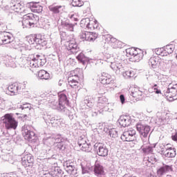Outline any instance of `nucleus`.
<instances>
[{"label": "nucleus", "mask_w": 177, "mask_h": 177, "mask_svg": "<svg viewBox=\"0 0 177 177\" xmlns=\"http://www.w3.org/2000/svg\"><path fill=\"white\" fill-rule=\"evenodd\" d=\"M50 106L54 110H58L59 111H62L65 113L66 115H71L74 109L68 106V100L67 99V95L64 93L59 95L58 100H52L50 101Z\"/></svg>", "instance_id": "1"}, {"label": "nucleus", "mask_w": 177, "mask_h": 177, "mask_svg": "<svg viewBox=\"0 0 177 177\" xmlns=\"http://www.w3.org/2000/svg\"><path fill=\"white\" fill-rule=\"evenodd\" d=\"M27 41L30 45H36L35 46L37 49H41V46H45L47 44L46 39L41 35H31L27 37Z\"/></svg>", "instance_id": "2"}, {"label": "nucleus", "mask_w": 177, "mask_h": 177, "mask_svg": "<svg viewBox=\"0 0 177 177\" xmlns=\"http://www.w3.org/2000/svg\"><path fill=\"white\" fill-rule=\"evenodd\" d=\"M103 38L105 41V46L107 45V44L108 45H110V46H111V48L113 49H117L118 48L121 49V48L124 46V44L122 43V41L118 40L110 35H106Z\"/></svg>", "instance_id": "3"}, {"label": "nucleus", "mask_w": 177, "mask_h": 177, "mask_svg": "<svg viewBox=\"0 0 177 177\" xmlns=\"http://www.w3.org/2000/svg\"><path fill=\"white\" fill-rule=\"evenodd\" d=\"M3 124L6 129H16L19 122L12 114L7 113L4 115Z\"/></svg>", "instance_id": "4"}, {"label": "nucleus", "mask_w": 177, "mask_h": 177, "mask_svg": "<svg viewBox=\"0 0 177 177\" xmlns=\"http://www.w3.org/2000/svg\"><path fill=\"white\" fill-rule=\"evenodd\" d=\"M165 96H166L167 100L169 102H174L177 100V84H169L168 88L165 92Z\"/></svg>", "instance_id": "5"}, {"label": "nucleus", "mask_w": 177, "mask_h": 177, "mask_svg": "<svg viewBox=\"0 0 177 177\" xmlns=\"http://www.w3.org/2000/svg\"><path fill=\"white\" fill-rule=\"evenodd\" d=\"M45 63H46V59H45V57L39 55H36L33 57L32 60L28 62V66H30V67L32 68H37L44 66Z\"/></svg>", "instance_id": "6"}, {"label": "nucleus", "mask_w": 177, "mask_h": 177, "mask_svg": "<svg viewBox=\"0 0 177 177\" xmlns=\"http://www.w3.org/2000/svg\"><path fill=\"white\" fill-rule=\"evenodd\" d=\"M135 135H136V130L133 128H129L124 131L121 139L124 142H133V140L136 139Z\"/></svg>", "instance_id": "7"}, {"label": "nucleus", "mask_w": 177, "mask_h": 177, "mask_svg": "<svg viewBox=\"0 0 177 177\" xmlns=\"http://www.w3.org/2000/svg\"><path fill=\"white\" fill-rule=\"evenodd\" d=\"M21 164L24 168L29 169L34 165V156L31 153L24 154L21 158Z\"/></svg>", "instance_id": "8"}, {"label": "nucleus", "mask_w": 177, "mask_h": 177, "mask_svg": "<svg viewBox=\"0 0 177 177\" xmlns=\"http://www.w3.org/2000/svg\"><path fill=\"white\" fill-rule=\"evenodd\" d=\"M136 129L139 132L142 139H143V138H147L151 131L150 126L142 123H138L136 124Z\"/></svg>", "instance_id": "9"}, {"label": "nucleus", "mask_w": 177, "mask_h": 177, "mask_svg": "<svg viewBox=\"0 0 177 177\" xmlns=\"http://www.w3.org/2000/svg\"><path fill=\"white\" fill-rule=\"evenodd\" d=\"M3 63L7 67H16V58L10 55L0 56V64Z\"/></svg>", "instance_id": "10"}, {"label": "nucleus", "mask_w": 177, "mask_h": 177, "mask_svg": "<svg viewBox=\"0 0 177 177\" xmlns=\"http://www.w3.org/2000/svg\"><path fill=\"white\" fill-rule=\"evenodd\" d=\"M94 149L97 151V156L100 157H107L109 155V149L103 143H95L94 145Z\"/></svg>", "instance_id": "11"}, {"label": "nucleus", "mask_w": 177, "mask_h": 177, "mask_svg": "<svg viewBox=\"0 0 177 177\" xmlns=\"http://www.w3.org/2000/svg\"><path fill=\"white\" fill-rule=\"evenodd\" d=\"M64 167L66 172L69 174V175H73V176H77V169H75V165L74 162L68 160L64 163Z\"/></svg>", "instance_id": "12"}, {"label": "nucleus", "mask_w": 177, "mask_h": 177, "mask_svg": "<svg viewBox=\"0 0 177 177\" xmlns=\"http://www.w3.org/2000/svg\"><path fill=\"white\" fill-rule=\"evenodd\" d=\"M22 135L26 140H31L35 138V133L30 130V126H24L22 127Z\"/></svg>", "instance_id": "13"}, {"label": "nucleus", "mask_w": 177, "mask_h": 177, "mask_svg": "<svg viewBox=\"0 0 177 177\" xmlns=\"http://www.w3.org/2000/svg\"><path fill=\"white\" fill-rule=\"evenodd\" d=\"M80 37L83 41H95L97 38V34L92 32H82Z\"/></svg>", "instance_id": "14"}, {"label": "nucleus", "mask_w": 177, "mask_h": 177, "mask_svg": "<svg viewBox=\"0 0 177 177\" xmlns=\"http://www.w3.org/2000/svg\"><path fill=\"white\" fill-rule=\"evenodd\" d=\"M12 42V35L8 32H0V45H6Z\"/></svg>", "instance_id": "15"}, {"label": "nucleus", "mask_w": 177, "mask_h": 177, "mask_svg": "<svg viewBox=\"0 0 177 177\" xmlns=\"http://www.w3.org/2000/svg\"><path fill=\"white\" fill-rule=\"evenodd\" d=\"M107 106H113V103L109 102V100L104 96L98 97L97 107L107 110V109H106Z\"/></svg>", "instance_id": "16"}, {"label": "nucleus", "mask_w": 177, "mask_h": 177, "mask_svg": "<svg viewBox=\"0 0 177 177\" xmlns=\"http://www.w3.org/2000/svg\"><path fill=\"white\" fill-rule=\"evenodd\" d=\"M174 50H175V46L172 44H169L159 50V55H160V56H168V55L173 53Z\"/></svg>", "instance_id": "17"}, {"label": "nucleus", "mask_w": 177, "mask_h": 177, "mask_svg": "<svg viewBox=\"0 0 177 177\" xmlns=\"http://www.w3.org/2000/svg\"><path fill=\"white\" fill-rule=\"evenodd\" d=\"M67 49L68 50H71L73 54L78 53V52H80V47H78V44L74 38H73L72 40L68 41Z\"/></svg>", "instance_id": "18"}, {"label": "nucleus", "mask_w": 177, "mask_h": 177, "mask_svg": "<svg viewBox=\"0 0 177 177\" xmlns=\"http://www.w3.org/2000/svg\"><path fill=\"white\" fill-rule=\"evenodd\" d=\"M61 26L64 28V30H67V31H74V27L77 26V23H71L68 19L62 20Z\"/></svg>", "instance_id": "19"}, {"label": "nucleus", "mask_w": 177, "mask_h": 177, "mask_svg": "<svg viewBox=\"0 0 177 177\" xmlns=\"http://www.w3.org/2000/svg\"><path fill=\"white\" fill-rule=\"evenodd\" d=\"M48 9L53 13L57 15L58 13H62V12H64L66 6L51 5L48 7Z\"/></svg>", "instance_id": "20"}, {"label": "nucleus", "mask_w": 177, "mask_h": 177, "mask_svg": "<svg viewBox=\"0 0 177 177\" xmlns=\"http://www.w3.org/2000/svg\"><path fill=\"white\" fill-rule=\"evenodd\" d=\"M118 122L120 127L125 128V127H128L131 124V119L129 118V116L122 115L120 117Z\"/></svg>", "instance_id": "21"}, {"label": "nucleus", "mask_w": 177, "mask_h": 177, "mask_svg": "<svg viewBox=\"0 0 177 177\" xmlns=\"http://www.w3.org/2000/svg\"><path fill=\"white\" fill-rule=\"evenodd\" d=\"M169 171H172V167L169 165H163V166L157 171L158 176L161 177L165 175L167 172H169Z\"/></svg>", "instance_id": "22"}, {"label": "nucleus", "mask_w": 177, "mask_h": 177, "mask_svg": "<svg viewBox=\"0 0 177 177\" xmlns=\"http://www.w3.org/2000/svg\"><path fill=\"white\" fill-rule=\"evenodd\" d=\"M163 154L168 158H174V157L176 156V151L175 150V148H166V150L163 152Z\"/></svg>", "instance_id": "23"}, {"label": "nucleus", "mask_w": 177, "mask_h": 177, "mask_svg": "<svg viewBox=\"0 0 177 177\" xmlns=\"http://www.w3.org/2000/svg\"><path fill=\"white\" fill-rule=\"evenodd\" d=\"M82 75V70L80 68H75V70L71 71L68 78H75L79 80L80 77Z\"/></svg>", "instance_id": "24"}, {"label": "nucleus", "mask_w": 177, "mask_h": 177, "mask_svg": "<svg viewBox=\"0 0 177 177\" xmlns=\"http://www.w3.org/2000/svg\"><path fill=\"white\" fill-rule=\"evenodd\" d=\"M42 6L39 3H30V10L34 13H41L42 12Z\"/></svg>", "instance_id": "25"}, {"label": "nucleus", "mask_w": 177, "mask_h": 177, "mask_svg": "<svg viewBox=\"0 0 177 177\" xmlns=\"http://www.w3.org/2000/svg\"><path fill=\"white\" fill-rule=\"evenodd\" d=\"M113 82H114V78L109 74H105V76H102L101 77V84H103L104 85L113 84Z\"/></svg>", "instance_id": "26"}, {"label": "nucleus", "mask_w": 177, "mask_h": 177, "mask_svg": "<svg viewBox=\"0 0 177 177\" xmlns=\"http://www.w3.org/2000/svg\"><path fill=\"white\" fill-rule=\"evenodd\" d=\"M29 17V20L30 21V26L34 27L36 24H38L39 21V17L35 15L34 14L29 13L28 14Z\"/></svg>", "instance_id": "27"}, {"label": "nucleus", "mask_w": 177, "mask_h": 177, "mask_svg": "<svg viewBox=\"0 0 177 177\" xmlns=\"http://www.w3.org/2000/svg\"><path fill=\"white\" fill-rule=\"evenodd\" d=\"M94 174L96 176H100L104 174V170H103V166L100 164H95L94 166Z\"/></svg>", "instance_id": "28"}, {"label": "nucleus", "mask_w": 177, "mask_h": 177, "mask_svg": "<svg viewBox=\"0 0 177 177\" xmlns=\"http://www.w3.org/2000/svg\"><path fill=\"white\" fill-rule=\"evenodd\" d=\"M138 50H139L140 53L137 51L136 54L134 55L133 57H131L132 62L137 63L143 59V52H142V50H140L139 48H138Z\"/></svg>", "instance_id": "29"}, {"label": "nucleus", "mask_w": 177, "mask_h": 177, "mask_svg": "<svg viewBox=\"0 0 177 177\" xmlns=\"http://www.w3.org/2000/svg\"><path fill=\"white\" fill-rule=\"evenodd\" d=\"M10 8L11 10L19 12H20V10H21V8H23V6H21L19 2H13L10 3Z\"/></svg>", "instance_id": "30"}, {"label": "nucleus", "mask_w": 177, "mask_h": 177, "mask_svg": "<svg viewBox=\"0 0 177 177\" xmlns=\"http://www.w3.org/2000/svg\"><path fill=\"white\" fill-rule=\"evenodd\" d=\"M8 89L11 93V95H16L19 92L20 86L17 84H12L8 87Z\"/></svg>", "instance_id": "31"}, {"label": "nucleus", "mask_w": 177, "mask_h": 177, "mask_svg": "<svg viewBox=\"0 0 177 177\" xmlns=\"http://www.w3.org/2000/svg\"><path fill=\"white\" fill-rule=\"evenodd\" d=\"M22 26L24 28H30L31 24L30 21V18L28 17V14L24 15L23 19H22Z\"/></svg>", "instance_id": "32"}, {"label": "nucleus", "mask_w": 177, "mask_h": 177, "mask_svg": "<svg viewBox=\"0 0 177 177\" xmlns=\"http://www.w3.org/2000/svg\"><path fill=\"white\" fill-rule=\"evenodd\" d=\"M38 77L40 80H49L50 75L45 70H41L38 72Z\"/></svg>", "instance_id": "33"}, {"label": "nucleus", "mask_w": 177, "mask_h": 177, "mask_svg": "<svg viewBox=\"0 0 177 177\" xmlns=\"http://www.w3.org/2000/svg\"><path fill=\"white\" fill-rule=\"evenodd\" d=\"M68 85H70L71 88H75V89H76V88H78V85L80 84L78 82V79L73 77H68Z\"/></svg>", "instance_id": "34"}, {"label": "nucleus", "mask_w": 177, "mask_h": 177, "mask_svg": "<svg viewBox=\"0 0 177 177\" xmlns=\"http://www.w3.org/2000/svg\"><path fill=\"white\" fill-rule=\"evenodd\" d=\"M131 96L135 97L136 99H139L143 95V93L139 90L138 88H134L130 93Z\"/></svg>", "instance_id": "35"}, {"label": "nucleus", "mask_w": 177, "mask_h": 177, "mask_svg": "<svg viewBox=\"0 0 177 177\" xmlns=\"http://www.w3.org/2000/svg\"><path fill=\"white\" fill-rule=\"evenodd\" d=\"M111 68H112L113 71H124V67H122V64H117L115 62H111Z\"/></svg>", "instance_id": "36"}, {"label": "nucleus", "mask_w": 177, "mask_h": 177, "mask_svg": "<svg viewBox=\"0 0 177 177\" xmlns=\"http://www.w3.org/2000/svg\"><path fill=\"white\" fill-rule=\"evenodd\" d=\"M99 27V24H97V21L95 19H90V22L88 23V25L87 26L86 28L88 30H95Z\"/></svg>", "instance_id": "37"}, {"label": "nucleus", "mask_w": 177, "mask_h": 177, "mask_svg": "<svg viewBox=\"0 0 177 177\" xmlns=\"http://www.w3.org/2000/svg\"><path fill=\"white\" fill-rule=\"evenodd\" d=\"M158 64V59L155 57H152L149 59V65L152 67V68H157Z\"/></svg>", "instance_id": "38"}, {"label": "nucleus", "mask_w": 177, "mask_h": 177, "mask_svg": "<svg viewBox=\"0 0 177 177\" xmlns=\"http://www.w3.org/2000/svg\"><path fill=\"white\" fill-rule=\"evenodd\" d=\"M19 109L24 110V111H26V113H30V111L32 110V108L31 107V104L30 103H26L20 105Z\"/></svg>", "instance_id": "39"}, {"label": "nucleus", "mask_w": 177, "mask_h": 177, "mask_svg": "<svg viewBox=\"0 0 177 177\" xmlns=\"http://www.w3.org/2000/svg\"><path fill=\"white\" fill-rule=\"evenodd\" d=\"M100 56H102V57H100V63H102L103 64V62H107L108 63L110 62V54H103V53H100Z\"/></svg>", "instance_id": "40"}, {"label": "nucleus", "mask_w": 177, "mask_h": 177, "mask_svg": "<svg viewBox=\"0 0 177 177\" xmlns=\"http://www.w3.org/2000/svg\"><path fill=\"white\" fill-rule=\"evenodd\" d=\"M80 150H82V151H85L86 153H91V151H92V145L88 143L84 144L80 147Z\"/></svg>", "instance_id": "41"}, {"label": "nucleus", "mask_w": 177, "mask_h": 177, "mask_svg": "<svg viewBox=\"0 0 177 177\" xmlns=\"http://www.w3.org/2000/svg\"><path fill=\"white\" fill-rule=\"evenodd\" d=\"M44 145L47 146H52V145H55V140L53 136L48 137L44 139Z\"/></svg>", "instance_id": "42"}, {"label": "nucleus", "mask_w": 177, "mask_h": 177, "mask_svg": "<svg viewBox=\"0 0 177 177\" xmlns=\"http://www.w3.org/2000/svg\"><path fill=\"white\" fill-rule=\"evenodd\" d=\"M141 149L145 154H149L150 153H153V147L150 146V145H148L147 146L142 145L141 147Z\"/></svg>", "instance_id": "43"}, {"label": "nucleus", "mask_w": 177, "mask_h": 177, "mask_svg": "<svg viewBox=\"0 0 177 177\" xmlns=\"http://www.w3.org/2000/svg\"><path fill=\"white\" fill-rule=\"evenodd\" d=\"M138 49V48H127L126 49V53H127V55H129V56H131V57H133L134 55H136L138 50H139Z\"/></svg>", "instance_id": "44"}, {"label": "nucleus", "mask_w": 177, "mask_h": 177, "mask_svg": "<svg viewBox=\"0 0 177 177\" xmlns=\"http://www.w3.org/2000/svg\"><path fill=\"white\" fill-rule=\"evenodd\" d=\"M89 23H91V19L89 18L83 19L80 21V26L82 27V28H86Z\"/></svg>", "instance_id": "45"}, {"label": "nucleus", "mask_w": 177, "mask_h": 177, "mask_svg": "<svg viewBox=\"0 0 177 177\" xmlns=\"http://www.w3.org/2000/svg\"><path fill=\"white\" fill-rule=\"evenodd\" d=\"M123 77L124 78H132L135 76V73L132 71H126L124 72L122 71Z\"/></svg>", "instance_id": "46"}, {"label": "nucleus", "mask_w": 177, "mask_h": 177, "mask_svg": "<svg viewBox=\"0 0 177 177\" xmlns=\"http://www.w3.org/2000/svg\"><path fill=\"white\" fill-rule=\"evenodd\" d=\"M71 4L74 7H81L84 5V1L82 0H73Z\"/></svg>", "instance_id": "47"}, {"label": "nucleus", "mask_w": 177, "mask_h": 177, "mask_svg": "<svg viewBox=\"0 0 177 177\" xmlns=\"http://www.w3.org/2000/svg\"><path fill=\"white\" fill-rule=\"evenodd\" d=\"M53 139H54V145H57L61 142H64V138L62 137V136H53Z\"/></svg>", "instance_id": "48"}, {"label": "nucleus", "mask_w": 177, "mask_h": 177, "mask_svg": "<svg viewBox=\"0 0 177 177\" xmlns=\"http://www.w3.org/2000/svg\"><path fill=\"white\" fill-rule=\"evenodd\" d=\"M109 136H111V138H118V131H117L115 129H111V131H109Z\"/></svg>", "instance_id": "49"}, {"label": "nucleus", "mask_w": 177, "mask_h": 177, "mask_svg": "<svg viewBox=\"0 0 177 177\" xmlns=\"http://www.w3.org/2000/svg\"><path fill=\"white\" fill-rule=\"evenodd\" d=\"M86 138H82L80 137L78 140V145L79 147L80 148L81 147L84 146V145H86Z\"/></svg>", "instance_id": "50"}, {"label": "nucleus", "mask_w": 177, "mask_h": 177, "mask_svg": "<svg viewBox=\"0 0 177 177\" xmlns=\"http://www.w3.org/2000/svg\"><path fill=\"white\" fill-rule=\"evenodd\" d=\"M56 147L59 150H64V149H66V146L64 145V141L56 144Z\"/></svg>", "instance_id": "51"}, {"label": "nucleus", "mask_w": 177, "mask_h": 177, "mask_svg": "<svg viewBox=\"0 0 177 177\" xmlns=\"http://www.w3.org/2000/svg\"><path fill=\"white\" fill-rule=\"evenodd\" d=\"M76 58L79 62L83 63V62L85 60V55H84V53H80V54L76 57Z\"/></svg>", "instance_id": "52"}, {"label": "nucleus", "mask_w": 177, "mask_h": 177, "mask_svg": "<svg viewBox=\"0 0 177 177\" xmlns=\"http://www.w3.org/2000/svg\"><path fill=\"white\" fill-rule=\"evenodd\" d=\"M51 118L52 115H49L48 113H46L43 115V118L46 122H49Z\"/></svg>", "instance_id": "53"}, {"label": "nucleus", "mask_w": 177, "mask_h": 177, "mask_svg": "<svg viewBox=\"0 0 177 177\" xmlns=\"http://www.w3.org/2000/svg\"><path fill=\"white\" fill-rule=\"evenodd\" d=\"M59 120L56 119L54 116H51V118L50 119V121H48L49 124H57V121Z\"/></svg>", "instance_id": "54"}, {"label": "nucleus", "mask_w": 177, "mask_h": 177, "mask_svg": "<svg viewBox=\"0 0 177 177\" xmlns=\"http://www.w3.org/2000/svg\"><path fill=\"white\" fill-rule=\"evenodd\" d=\"M82 174H88V167L82 165Z\"/></svg>", "instance_id": "55"}, {"label": "nucleus", "mask_w": 177, "mask_h": 177, "mask_svg": "<svg viewBox=\"0 0 177 177\" xmlns=\"http://www.w3.org/2000/svg\"><path fill=\"white\" fill-rule=\"evenodd\" d=\"M142 139V143H143L142 146H149V141H148L147 137L144 138V139L143 138Z\"/></svg>", "instance_id": "56"}, {"label": "nucleus", "mask_w": 177, "mask_h": 177, "mask_svg": "<svg viewBox=\"0 0 177 177\" xmlns=\"http://www.w3.org/2000/svg\"><path fill=\"white\" fill-rule=\"evenodd\" d=\"M55 172H57V175H63V170H62V169L59 167H57L55 169Z\"/></svg>", "instance_id": "57"}, {"label": "nucleus", "mask_w": 177, "mask_h": 177, "mask_svg": "<svg viewBox=\"0 0 177 177\" xmlns=\"http://www.w3.org/2000/svg\"><path fill=\"white\" fill-rule=\"evenodd\" d=\"M120 100L122 104H124V103H125V96L124 95L121 94L120 95Z\"/></svg>", "instance_id": "58"}, {"label": "nucleus", "mask_w": 177, "mask_h": 177, "mask_svg": "<svg viewBox=\"0 0 177 177\" xmlns=\"http://www.w3.org/2000/svg\"><path fill=\"white\" fill-rule=\"evenodd\" d=\"M3 177H19V176L13 174H6Z\"/></svg>", "instance_id": "59"}, {"label": "nucleus", "mask_w": 177, "mask_h": 177, "mask_svg": "<svg viewBox=\"0 0 177 177\" xmlns=\"http://www.w3.org/2000/svg\"><path fill=\"white\" fill-rule=\"evenodd\" d=\"M40 97H41V99H43V100H48V99H49V97H48V95L46 93H43L40 95Z\"/></svg>", "instance_id": "60"}, {"label": "nucleus", "mask_w": 177, "mask_h": 177, "mask_svg": "<svg viewBox=\"0 0 177 177\" xmlns=\"http://www.w3.org/2000/svg\"><path fill=\"white\" fill-rule=\"evenodd\" d=\"M153 89L155 90V93H158H158H161V91L157 89V84H155V85L153 86Z\"/></svg>", "instance_id": "61"}, {"label": "nucleus", "mask_w": 177, "mask_h": 177, "mask_svg": "<svg viewBox=\"0 0 177 177\" xmlns=\"http://www.w3.org/2000/svg\"><path fill=\"white\" fill-rule=\"evenodd\" d=\"M106 110H105V111H111L113 110V105L112 106H109L106 105Z\"/></svg>", "instance_id": "62"}, {"label": "nucleus", "mask_w": 177, "mask_h": 177, "mask_svg": "<svg viewBox=\"0 0 177 177\" xmlns=\"http://www.w3.org/2000/svg\"><path fill=\"white\" fill-rule=\"evenodd\" d=\"M93 106V102H87V107H89V109H92Z\"/></svg>", "instance_id": "63"}, {"label": "nucleus", "mask_w": 177, "mask_h": 177, "mask_svg": "<svg viewBox=\"0 0 177 177\" xmlns=\"http://www.w3.org/2000/svg\"><path fill=\"white\" fill-rule=\"evenodd\" d=\"M171 139L173 140L177 141V133H176L174 136H172Z\"/></svg>", "instance_id": "64"}]
</instances>
